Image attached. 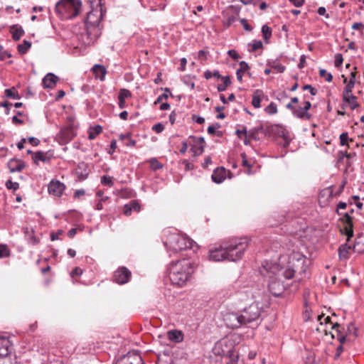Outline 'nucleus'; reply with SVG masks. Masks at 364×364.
Returning a JSON list of instances; mask_svg holds the SVG:
<instances>
[{"instance_id":"39448f33","label":"nucleus","mask_w":364,"mask_h":364,"mask_svg":"<svg viewBox=\"0 0 364 364\" xmlns=\"http://www.w3.org/2000/svg\"><path fill=\"white\" fill-rule=\"evenodd\" d=\"M80 0H60L55 4V11L64 18H72L77 16L81 9Z\"/></svg>"},{"instance_id":"f704fd0d","label":"nucleus","mask_w":364,"mask_h":364,"mask_svg":"<svg viewBox=\"0 0 364 364\" xmlns=\"http://www.w3.org/2000/svg\"><path fill=\"white\" fill-rule=\"evenodd\" d=\"M262 33L263 38L266 42H268L269 39L272 36V29L267 25H263L262 27Z\"/></svg>"},{"instance_id":"2f4dec72","label":"nucleus","mask_w":364,"mask_h":364,"mask_svg":"<svg viewBox=\"0 0 364 364\" xmlns=\"http://www.w3.org/2000/svg\"><path fill=\"white\" fill-rule=\"evenodd\" d=\"M194 139V141L198 144V146L197 147L196 150L195 151L196 154H200L203 152L204 150V144H205V140L203 137H198L196 138V136H191Z\"/></svg>"},{"instance_id":"a19ab883","label":"nucleus","mask_w":364,"mask_h":364,"mask_svg":"<svg viewBox=\"0 0 364 364\" xmlns=\"http://www.w3.org/2000/svg\"><path fill=\"white\" fill-rule=\"evenodd\" d=\"M265 112L268 114H274L277 113V105L272 102L265 109Z\"/></svg>"},{"instance_id":"bf43d9fd","label":"nucleus","mask_w":364,"mask_h":364,"mask_svg":"<svg viewBox=\"0 0 364 364\" xmlns=\"http://www.w3.org/2000/svg\"><path fill=\"white\" fill-rule=\"evenodd\" d=\"M283 274L286 279H289L294 277V271L291 269H287L284 272Z\"/></svg>"},{"instance_id":"a878e982","label":"nucleus","mask_w":364,"mask_h":364,"mask_svg":"<svg viewBox=\"0 0 364 364\" xmlns=\"http://www.w3.org/2000/svg\"><path fill=\"white\" fill-rule=\"evenodd\" d=\"M92 70L97 78H99L101 81L105 80L107 73V70L105 66L97 64L94 65Z\"/></svg>"},{"instance_id":"0eeeda50","label":"nucleus","mask_w":364,"mask_h":364,"mask_svg":"<svg viewBox=\"0 0 364 364\" xmlns=\"http://www.w3.org/2000/svg\"><path fill=\"white\" fill-rule=\"evenodd\" d=\"M193 241L190 238L178 234H172L165 242L167 249L174 252L183 250L191 249Z\"/></svg>"},{"instance_id":"4be33fe9","label":"nucleus","mask_w":364,"mask_h":364,"mask_svg":"<svg viewBox=\"0 0 364 364\" xmlns=\"http://www.w3.org/2000/svg\"><path fill=\"white\" fill-rule=\"evenodd\" d=\"M23 230V233L25 234V236L26 237L30 244L34 245L39 242V239L35 236L34 231L33 229L26 227L24 228Z\"/></svg>"},{"instance_id":"58836bf2","label":"nucleus","mask_w":364,"mask_h":364,"mask_svg":"<svg viewBox=\"0 0 364 364\" xmlns=\"http://www.w3.org/2000/svg\"><path fill=\"white\" fill-rule=\"evenodd\" d=\"M204 77L206 80L210 79L212 77H216L218 79H220L223 76L219 73L218 70H214L211 72L210 70H206L204 73Z\"/></svg>"},{"instance_id":"bb28decb","label":"nucleus","mask_w":364,"mask_h":364,"mask_svg":"<svg viewBox=\"0 0 364 364\" xmlns=\"http://www.w3.org/2000/svg\"><path fill=\"white\" fill-rule=\"evenodd\" d=\"M32 159L36 164H38V161L48 162L50 156H48L47 153L43 151H37L33 154Z\"/></svg>"},{"instance_id":"7c9ffc66","label":"nucleus","mask_w":364,"mask_h":364,"mask_svg":"<svg viewBox=\"0 0 364 364\" xmlns=\"http://www.w3.org/2000/svg\"><path fill=\"white\" fill-rule=\"evenodd\" d=\"M223 80V84L218 85L217 86V89L218 92H224L226 90L227 87L231 84V80L230 76H223L220 78Z\"/></svg>"},{"instance_id":"4468645a","label":"nucleus","mask_w":364,"mask_h":364,"mask_svg":"<svg viewBox=\"0 0 364 364\" xmlns=\"http://www.w3.org/2000/svg\"><path fill=\"white\" fill-rule=\"evenodd\" d=\"M341 220L346 224L344 227L345 235L347 236L348 240H349L353 236V218L349 213H346Z\"/></svg>"},{"instance_id":"680f3d73","label":"nucleus","mask_w":364,"mask_h":364,"mask_svg":"<svg viewBox=\"0 0 364 364\" xmlns=\"http://www.w3.org/2000/svg\"><path fill=\"white\" fill-rule=\"evenodd\" d=\"M228 54L229 56H230L234 60H237L240 58V56L239 55V54L237 53V52L235 50H229L228 51Z\"/></svg>"},{"instance_id":"c03bdc74","label":"nucleus","mask_w":364,"mask_h":364,"mask_svg":"<svg viewBox=\"0 0 364 364\" xmlns=\"http://www.w3.org/2000/svg\"><path fill=\"white\" fill-rule=\"evenodd\" d=\"M345 102H346L350 105L351 109H355L359 106V104L357 102V98L355 96H353L349 99H347V100H346Z\"/></svg>"},{"instance_id":"473e14b6","label":"nucleus","mask_w":364,"mask_h":364,"mask_svg":"<svg viewBox=\"0 0 364 364\" xmlns=\"http://www.w3.org/2000/svg\"><path fill=\"white\" fill-rule=\"evenodd\" d=\"M31 46V43L28 41L24 40L23 43L19 44L17 47L18 51L21 54H25Z\"/></svg>"},{"instance_id":"393cba45","label":"nucleus","mask_w":364,"mask_h":364,"mask_svg":"<svg viewBox=\"0 0 364 364\" xmlns=\"http://www.w3.org/2000/svg\"><path fill=\"white\" fill-rule=\"evenodd\" d=\"M264 93L262 90H256L252 95V105L255 108H259L261 107L262 97Z\"/></svg>"},{"instance_id":"de8ad7c7","label":"nucleus","mask_w":364,"mask_h":364,"mask_svg":"<svg viewBox=\"0 0 364 364\" xmlns=\"http://www.w3.org/2000/svg\"><path fill=\"white\" fill-rule=\"evenodd\" d=\"M6 187L8 189H13L14 191L18 189L19 183L17 182H13L11 180H9L6 182Z\"/></svg>"},{"instance_id":"603ef678","label":"nucleus","mask_w":364,"mask_h":364,"mask_svg":"<svg viewBox=\"0 0 364 364\" xmlns=\"http://www.w3.org/2000/svg\"><path fill=\"white\" fill-rule=\"evenodd\" d=\"M0 364H14L11 357L8 355L0 356Z\"/></svg>"},{"instance_id":"8fccbe9b","label":"nucleus","mask_w":364,"mask_h":364,"mask_svg":"<svg viewBox=\"0 0 364 364\" xmlns=\"http://www.w3.org/2000/svg\"><path fill=\"white\" fill-rule=\"evenodd\" d=\"M343 61V58L342 54H341V53L336 54L335 62H334L335 66L337 68L340 67L342 65Z\"/></svg>"},{"instance_id":"e2e57ef3","label":"nucleus","mask_w":364,"mask_h":364,"mask_svg":"<svg viewBox=\"0 0 364 364\" xmlns=\"http://www.w3.org/2000/svg\"><path fill=\"white\" fill-rule=\"evenodd\" d=\"M355 83H353V80H349L347 85H346L344 90L346 92H351L354 87Z\"/></svg>"},{"instance_id":"2eb2a0df","label":"nucleus","mask_w":364,"mask_h":364,"mask_svg":"<svg viewBox=\"0 0 364 364\" xmlns=\"http://www.w3.org/2000/svg\"><path fill=\"white\" fill-rule=\"evenodd\" d=\"M76 135L72 126L64 127L60 131V139L64 143L70 141Z\"/></svg>"},{"instance_id":"49530a36","label":"nucleus","mask_w":364,"mask_h":364,"mask_svg":"<svg viewBox=\"0 0 364 364\" xmlns=\"http://www.w3.org/2000/svg\"><path fill=\"white\" fill-rule=\"evenodd\" d=\"M319 75L321 77H325V80L328 82H331L333 80V75L328 73L325 69H321L319 70Z\"/></svg>"},{"instance_id":"b1692460","label":"nucleus","mask_w":364,"mask_h":364,"mask_svg":"<svg viewBox=\"0 0 364 364\" xmlns=\"http://www.w3.org/2000/svg\"><path fill=\"white\" fill-rule=\"evenodd\" d=\"M10 32L12 34V38L14 41H18L21 37L24 34V31L21 26L18 25H13L10 28Z\"/></svg>"},{"instance_id":"5fc2aeb1","label":"nucleus","mask_w":364,"mask_h":364,"mask_svg":"<svg viewBox=\"0 0 364 364\" xmlns=\"http://www.w3.org/2000/svg\"><path fill=\"white\" fill-rule=\"evenodd\" d=\"M240 23L245 31H251L252 30V27L248 23L245 18H241Z\"/></svg>"},{"instance_id":"ddd939ff","label":"nucleus","mask_w":364,"mask_h":364,"mask_svg":"<svg viewBox=\"0 0 364 364\" xmlns=\"http://www.w3.org/2000/svg\"><path fill=\"white\" fill-rule=\"evenodd\" d=\"M65 188V185L59 181H51L48 186V193L55 196L60 197Z\"/></svg>"},{"instance_id":"6e6552de","label":"nucleus","mask_w":364,"mask_h":364,"mask_svg":"<svg viewBox=\"0 0 364 364\" xmlns=\"http://www.w3.org/2000/svg\"><path fill=\"white\" fill-rule=\"evenodd\" d=\"M100 35L101 28L85 26L83 31L77 34V39L82 45L88 46L94 44Z\"/></svg>"},{"instance_id":"338daca9","label":"nucleus","mask_w":364,"mask_h":364,"mask_svg":"<svg viewBox=\"0 0 364 364\" xmlns=\"http://www.w3.org/2000/svg\"><path fill=\"white\" fill-rule=\"evenodd\" d=\"M317 12L321 16H325L326 18H329V15L328 14H326V10L325 7H323V6H320L318 9Z\"/></svg>"},{"instance_id":"5701e85b","label":"nucleus","mask_w":364,"mask_h":364,"mask_svg":"<svg viewBox=\"0 0 364 364\" xmlns=\"http://www.w3.org/2000/svg\"><path fill=\"white\" fill-rule=\"evenodd\" d=\"M10 341L9 338L4 336H0V356L9 355V348Z\"/></svg>"},{"instance_id":"20e7f679","label":"nucleus","mask_w":364,"mask_h":364,"mask_svg":"<svg viewBox=\"0 0 364 364\" xmlns=\"http://www.w3.org/2000/svg\"><path fill=\"white\" fill-rule=\"evenodd\" d=\"M260 308L257 303H252L245 308L240 314H232L230 315V319L234 321L231 325L232 328H238L242 325H246L255 320L260 316Z\"/></svg>"},{"instance_id":"09e8293b","label":"nucleus","mask_w":364,"mask_h":364,"mask_svg":"<svg viewBox=\"0 0 364 364\" xmlns=\"http://www.w3.org/2000/svg\"><path fill=\"white\" fill-rule=\"evenodd\" d=\"M348 134L343 132L340 135V144L341 146L348 145Z\"/></svg>"},{"instance_id":"423d86ee","label":"nucleus","mask_w":364,"mask_h":364,"mask_svg":"<svg viewBox=\"0 0 364 364\" xmlns=\"http://www.w3.org/2000/svg\"><path fill=\"white\" fill-rule=\"evenodd\" d=\"M91 11L87 14L85 26L100 28V21L104 15L102 0H90Z\"/></svg>"},{"instance_id":"6e6d98bb","label":"nucleus","mask_w":364,"mask_h":364,"mask_svg":"<svg viewBox=\"0 0 364 364\" xmlns=\"http://www.w3.org/2000/svg\"><path fill=\"white\" fill-rule=\"evenodd\" d=\"M302 89L304 90L309 91L311 95L314 96L317 94V90L313 87L311 85H306L302 87Z\"/></svg>"},{"instance_id":"a211bd4d","label":"nucleus","mask_w":364,"mask_h":364,"mask_svg":"<svg viewBox=\"0 0 364 364\" xmlns=\"http://www.w3.org/2000/svg\"><path fill=\"white\" fill-rule=\"evenodd\" d=\"M58 77L53 73H48L43 79V85L45 88H53L57 82Z\"/></svg>"},{"instance_id":"f3484780","label":"nucleus","mask_w":364,"mask_h":364,"mask_svg":"<svg viewBox=\"0 0 364 364\" xmlns=\"http://www.w3.org/2000/svg\"><path fill=\"white\" fill-rule=\"evenodd\" d=\"M212 180L216 183H222L226 178V170L223 167L215 168L212 174Z\"/></svg>"},{"instance_id":"c756f323","label":"nucleus","mask_w":364,"mask_h":364,"mask_svg":"<svg viewBox=\"0 0 364 364\" xmlns=\"http://www.w3.org/2000/svg\"><path fill=\"white\" fill-rule=\"evenodd\" d=\"M102 132V127L100 125H95L90 127L88 130V139L90 140L94 139L98 134Z\"/></svg>"},{"instance_id":"4c0bfd02","label":"nucleus","mask_w":364,"mask_h":364,"mask_svg":"<svg viewBox=\"0 0 364 364\" xmlns=\"http://www.w3.org/2000/svg\"><path fill=\"white\" fill-rule=\"evenodd\" d=\"M348 247H347L346 245H341L338 248V255L341 259H346L348 258Z\"/></svg>"},{"instance_id":"7ed1b4c3","label":"nucleus","mask_w":364,"mask_h":364,"mask_svg":"<svg viewBox=\"0 0 364 364\" xmlns=\"http://www.w3.org/2000/svg\"><path fill=\"white\" fill-rule=\"evenodd\" d=\"M249 243L250 240L247 237H234L224 242L223 245L227 251L228 259L232 262L241 259Z\"/></svg>"},{"instance_id":"69168bd1","label":"nucleus","mask_w":364,"mask_h":364,"mask_svg":"<svg viewBox=\"0 0 364 364\" xmlns=\"http://www.w3.org/2000/svg\"><path fill=\"white\" fill-rule=\"evenodd\" d=\"M28 141L30 144H31L34 146H38L40 143V140L38 139L33 137V136L28 137Z\"/></svg>"},{"instance_id":"412c9836","label":"nucleus","mask_w":364,"mask_h":364,"mask_svg":"<svg viewBox=\"0 0 364 364\" xmlns=\"http://www.w3.org/2000/svg\"><path fill=\"white\" fill-rule=\"evenodd\" d=\"M333 197V191L332 187H328L321 191L318 195L320 202H328Z\"/></svg>"},{"instance_id":"4d7b16f0","label":"nucleus","mask_w":364,"mask_h":364,"mask_svg":"<svg viewBox=\"0 0 364 364\" xmlns=\"http://www.w3.org/2000/svg\"><path fill=\"white\" fill-rule=\"evenodd\" d=\"M235 134L238 138L241 139L242 135L247 136V130L246 127H242V129H237Z\"/></svg>"},{"instance_id":"864d4df0","label":"nucleus","mask_w":364,"mask_h":364,"mask_svg":"<svg viewBox=\"0 0 364 364\" xmlns=\"http://www.w3.org/2000/svg\"><path fill=\"white\" fill-rule=\"evenodd\" d=\"M129 205H130L132 210L139 212L141 207L136 200H132Z\"/></svg>"},{"instance_id":"72a5a7b5","label":"nucleus","mask_w":364,"mask_h":364,"mask_svg":"<svg viewBox=\"0 0 364 364\" xmlns=\"http://www.w3.org/2000/svg\"><path fill=\"white\" fill-rule=\"evenodd\" d=\"M5 95L6 97H9V98L15 99V100H19L21 98L18 92L16 90V88L14 87H11V89H6L5 90Z\"/></svg>"},{"instance_id":"774afa93","label":"nucleus","mask_w":364,"mask_h":364,"mask_svg":"<svg viewBox=\"0 0 364 364\" xmlns=\"http://www.w3.org/2000/svg\"><path fill=\"white\" fill-rule=\"evenodd\" d=\"M192 119L193 121L197 122L198 124H202L205 122V119L202 117L193 115Z\"/></svg>"},{"instance_id":"0e129e2a","label":"nucleus","mask_w":364,"mask_h":364,"mask_svg":"<svg viewBox=\"0 0 364 364\" xmlns=\"http://www.w3.org/2000/svg\"><path fill=\"white\" fill-rule=\"evenodd\" d=\"M132 208L129 204H126L123 208V213L125 215L129 216L132 214Z\"/></svg>"},{"instance_id":"c85d7f7f","label":"nucleus","mask_w":364,"mask_h":364,"mask_svg":"<svg viewBox=\"0 0 364 364\" xmlns=\"http://www.w3.org/2000/svg\"><path fill=\"white\" fill-rule=\"evenodd\" d=\"M240 68L236 71L237 79L239 82L242 81V75L245 72L250 69V66L245 61H241L240 63Z\"/></svg>"},{"instance_id":"dca6fc26","label":"nucleus","mask_w":364,"mask_h":364,"mask_svg":"<svg viewBox=\"0 0 364 364\" xmlns=\"http://www.w3.org/2000/svg\"><path fill=\"white\" fill-rule=\"evenodd\" d=\"M7 165L10 172L12 173L21 171L26 167L25 163L22 160L17 159H10Z\"/></svg>"},{"instance_id":"f03ea898","label":"nucleus","mask_w":364,"mask_h":364,"mask_svg":"<svg viewBox=\"0 0 364 364\" xmlns=\"http://www.w3.org/2000/svg\"><path fill=\"white\" fill-rule=\"evenodd\" d=\"M279 271V267L277 264L267 261H265L259 269L261 274L270 278V281L268 284V289L269 292L275 296L281 295L284 289V285L281 281L274 277Z\"/></svg>"},{"instance_id":"37998d69","label":"nucleus","mask_w":364,"mask_h":364,"mask_svg":"<svg viewBox=\"0 0 364 364\" xmlns=\"http://www.w3.org/2000/svg\"><path fill=\"white\" fill-rule=\"evenodd\" d=\"M10 255V251L6 245H0V258L7 257Z\"/></svg>"},{"instance_id":"a18cd8bd","label":"nucleus","mask_w":364,"mask_h":364,"mask_svg":"<svg viewBox=\"0 0 364 364\" xmlns=\"http://www.w3.org/2000/svg\"><path fill=\"white\" fill-rule=\"evenodd\" d=\"M150 166L153 170L161 169L163 167L162 164L155 158L150 159Z\"/></svg>"},{"instance_id":"c9c22d12","label":"nucleus","mask_w":364,"mask_h":364,"mask_svg":"<svg viewBox=\"0 0 364 364\" xmlns=\"http://www.w3.org/2000/svg\"><path fill=\"white\" fill-rule=\"evenodd\" d=\"M340 327V325L338 323H336L333 325L332 328L336 331L338 334L337 338L342 345L346 341V337L345 336L341 334Z\"/></svg>"},{"instance_id":"ea45409f","label":"nucleus","mask_w":364,"mask_h":364,"mask_svg":"<svg viewBox=\"0 0 364 364\" xmlns=\"http://www.w3.org/2000/svg\"><path fill=\"white\" fill-rule=\"evenodd\" d=\"M161 90H163V88H161ZM164 93H163L162 95H159L157 97V99L155 101L154 104H158V103L161 102L163 100L168 99V95H171V90H170L169 88L166 87V88L164 89Z\"/></svg>"},{"instance_id":"f8f14e48","label":"nucleus","mask_w":364,"mask_h":364,"mask_svg":"<svg viewBox=\"0 0 364 364\" xmlns=\"http://www.w3.org/2000/svg\"><path fill=\"white\" fill-rule=\"evenodd\" d=\"M227 251L223 244L218 247H215L209 251V258L214 262H220L224 259H228Z\"/></svg>"},{"instance_id":"9d476101","label":"nucleus","mask_w":364,"mask_h":364,"mask_svg":"<svg viewBox=\"0 0 364 364\" xmlns=\"http://www.w3.org/2000/svg\"><path fill=\"white\" fill-rule=\"evenodd\" d=\"M132 277V272L125 267H119L113 274V280L119 284L127 283Z\"/></svg>"},{"instance_id":"13d9d810","label":"nucleus","mask_w":364,"mask_h":364,"mask_svg":"<svg viewBox=\"0 0 364 364\" xmlns=\"http://www.w3.org/2000/svg\"><path fill=\"white\" fill-rule=\"evenodd\" d=\"M164 127L161 123H157L152 127V130L156 133H161L164 131Z\"/></svg>"},{"instance_id":"cd10ccee","label":"nucleus","mask_w":364,"mask_h":364,"mask_svg":"<svg viewBox=\"0 0 364 364\" xmlns=\"http://www.w3.org/2000/svg\"><path fill=\"white\" fill-rule=\"evenodd\" d=\"M294 116L299 119L307 120H309L311 118V114H309L307 111H304V107H296V109L294 112Z\"/></svg>"},{"instance_id":"6ab92c4d","label":"nucleus","mask_w":364,"mask_h":364,"mask_svg":"<svg viewBox=\"0 0 364 364\" xmlns=\"http://www.w3.org/2000/svg\"><path fill=\"white\" fill-rule=\"evenodd\" d=\"M131 96L132 93L129 90L125 88L120 89L118 95L119 107L120 109H124L126 107L125 100L127 98L131 97Z\"/></svg>"},{"instance_id":"1a4fd4ad","label":"nucleus","mask_w":364,"mask_h":364,"mask_svg":"<svg viewBox=\"0 0 364 364\" xmlns=\"http://www.w3.org/2000/svg\"><path fill=\"white\" fill-rule=\"evenodd\" d=\"M227 343L226 340H221L217 342L213 349V353L222 357L231 358L233 355V348L232 346L228 347Z\"/></svg>"},{"instance_id":"e433bc0d","label":"nucleus","mask_w":364,"mask_h":364,"mask_svg":"<svg viewBox=\"0 0 364 364\" xmlns=\"http://www.w3.org/2000/svg\"><path fill=\"white\" fill-rule=\"evenodd\" d=\"M268 65L275 70L277 73H282L285 70V67L280 63H276L275 61L269 62Z\"/></svg>"},{"instance_id":"79ce46f5","label":"nucleus","mask_w":364,"mask_h":364,"mask_svg":"<svg viewBox=\"0 0 364 364\" xmlns=\"http://www.w3.org/2000/svg\"><path fill=\"white\" fill-rule=\"evenodd\" d=\"M101 183L102 185L112 187L114 185L113 178L109 176H103L101 178Z\"/></svg>"},{"instance_id":"052dcab7","label":"nucleus","mask_w":364,"mask_h":364,"mask_svg":"<svg viewBox=\"0 0 364 364\" xmlns=\"http://www.w3.org/2000/svg\"><path fill=\"white\" fill-rule=\"evenodd\" d=\"M220 126L218 123H216L215 125H210L208 127V133L210 135H213L215 133V129L219 128Z\"/></svg>"},{"instance_id":"aec40b11","label":"nucleus","mask_w":364,"mask_h":364,"mask_svg":"<svg viewBox=\"0 0 364 364\" xmlns=\"http://www.w3.org/2000/svg\"><path fill=\"white\" fill-rule=\"evenodd\" d=\"M168 338L175 343H181L183 341V333L179 330H170L167 332Z\"/></svg>"},{"instance_id":"3c124183","label":"nucleus","mask_w":364,"mask_h":364,"mask_svg":"<svg viewBox=\"0 0 364 364\" xmlns=\"http://www.w3.org/2000/svg\"><path fill=\"white\" fill-rule=\"evenodd\" d=\"M250 45L252 46L250 50L252 52L256 51L257 50L262 48L263 46L262 43L260 41H255L252 44Z\"/></svg>"},{"instance_id":"f257e3e1","label":"nucleus","mask_w":364,"mask_h":364,"mask_svg":"<svg viewBox=\"0 0 364 364\" xmlns=\"http://www.w3.org/2000/svg\"><path fill=\"white\" fill-rule=\"evenodd\" d=\"M195 264L190 258H182L169 264V279L173 285L182 287L191 279Z\"/></svg>"},{"instance_id":"9b49d317","label":"nucleus","mask_w":364,"mask_h":364,"mask_svg":"<svg viewBox=\"0 0 364 364\" xmlns=\"http://www.w3.org/2000/svg\"><path fill=\"white\" fill-rule=\"evenodd\" d=\"M116 364H144L140 354L136 351L129 352L118 359Z\"/></svg>"}]
</instances>
